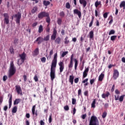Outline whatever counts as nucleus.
<instances>
[{
	"mask_svg": "<svg viewBox=\"0 0 125 125\" xmlns=\"http://www.w3.org/2000/svg\"><path fill=\"white\" fill-rule=\"evenodd\" d=\"M56 65H57V53L55 54L51 65L50 73L51 81H54V79H55V69L56 68Z\"/></svg>",
	"mask_w": 125,
	"mask_h": 125,
	"instance_id": "1",
	"label": "nucleus"
},
{
	"mask_svg": "<svg viewBox=\"0 0 125 125\" xmlns=\"http://www.w3.org/2000/svg\"><path fill=\"white\" fill-rule=\"evenodd\" d=\"M16 73V67L14 66L13 61H11L10 64V68L9 70L8 78H10L12 76H14Z\"/></svg>",
	"mask_w": 125,
	"mask_h": 125,
	"instance_id": "2",
	"label": "nucleus"
},
{
	"mask_svg": "<svg viewBox=\"0 0 125 125\" xmlns=\"http://www.w3.org/2000/svg\"><path fill=\"white\" fill-rule=\"evenodd\" d=\"M89 125H99V121L96 116H91L89 122Z\"/></svg>",
	"mask_w": 125,
	"mask_h": 125,
	"instance_id": "3",
	"label": "nucleus"
},
{
	"mask_svg": "<svg viewBox=\"0 0 125 125\" xmlns=\"http://www.w3.org/2000/svg\"><path fill=\"white\" fill-rule=\"evenodd\" d=\"M49 13L46 12H41L40 13H39L38 15V17L39 19H42V18H44V17H46L47 16H48Z\"/></svg>",
	"mask_w": 125,
	"mask_h": 125,
	"instance_id": "4",
	"label": "nucleus"
},
{
	"mask_svg": "<svg viewBox=\"0 0 125 125\" xmlns=\"http://www.w3.org/2000/svg\"><path fill=\"white\" fill-rule=\"evenodd\" d=\"M3 16L4 17V23L6 24V25H8V24H9V16L8 15V14L4 13L3 14Z\"/></svg>",
	"mask_w": 125,
	"mask_h": 125,
	"instance_id": "5",
	"label": "nucleus"
},
{
	"mask_svg": "<svg viewBox=\"0 0 125 125\" xmlns=\"http://www.w3.org/2000/svg\"><path fill=\"white\" fill-rule=\"evenodd\" d=\"M119 76H120V72L118 71V69H114L113 70V78L114 80H116L117 78H119Z\"/></svg>",
	"mask_w": 125,
	"mask_h": 125,
	"instance_id": "6",
	"label": "nucleus"
},
{
	"mask_svg": "<svg viewBox=\"0 0 125 125\" xmlns=\"http://www.w3.org/2000/svg\"><path fill=\"white\" fill-rule=\"evenodd\" d=\"M15 17L16 18V22L17 24H20V19H21V14L18 13L15 15Z\"/></svg>",
	"mask_w": 125,
	"mask_h": 125,
	"instance_id": "7",
	"label": "nucleus"
},
{
	"mask_svg": "<svg viewBox=\"0 0 125 125\" xmlns=\"http://www.w3.org/2000/svg\"><path fill=\"white\" fill-rule=\"evenodd\" d=\"M56 37H57V30L56 29H53V34L51 36V39L52 41H55V39H56Z\"/></svg>",
	"mask_w": 125,
	"mask_h": 125,
	"instance_id": "8",
	"label": "nucleus"
},
{
	"mask_svg": "<svg viewBox=\"0 0 125 125\" xmlns=\"http://www.w3.org/2000/svg\"><path fill=\"white\" fill-rule=\"evenodd\" d=\"M73 13L74 14L78 15L79 18H81V17H82V12L77 9H75L73 10Z\"/></svg>",
	"mask_w": 125,
	"mask_h": 125,
	"instance_id": "9",
	"label": "nucleus"
},
{
	"mask_svg": "<svg viewBox=\"0 0 125 125\" xmlns=\"http://www.w3.org/2000/svg\"><path fill=\"white\" fill-rule=\"evenodd\" d=\"M21 59V62L24 63V61H25L26 59V54L25 52H23L21 54L19 55Z\"/></svg>",
	"mask_w": 125,
	"mask_h": 125,
	"instance_id": "10",
	"label": "nucleus"
},
{
	"mask_svg": "<svg viewBox=\"0 0 125 125\" xmlns=\"http://www.w3.org/2000/svg\"><path fill=\"white\" fill-rule=\"evenodd\" d=\"M59 65L60 66V72L62 73L64 70V63L63 62H60L59 63Z\"/></svg>",
	"mask_w": 125,
	"mask_h": 125,
	"instance_id": "11",
	"label": "nucleus"
},
{
	"mask_svg": "<svg viewBox=\"0 0 125 125\" xmlns=\"http://www.w3.org/2000/svg\"><path fill=\"white\" fill-rule=\"evenodd\" d=\"M88 71H89V68L88 67H87L85 69L83 72V79H84L85 78H86V77H87Z\"/></svg>",
	"mask_w": 125,
	"mask_h": 125,
	"instance_id": "12",
	"label": "nucleus"
},
{
	"mask_svg": "<svg viewBox=\"0 0 125 125\" xmlns=\"http://www.w3.org/2000/svg\"><path fill=\"white\" fill-rule=\"evenodd\" d=\"M42 42H43V38L42 37H39L36 39L34 42H37L38 44H41Z\"/></svg>",
	"mask_w": 125,
	"mask_h": 125,
	"instance_id": "13",
	"label": "nucleus"
},
{
	"mask_svg": "<svg viewBox=\"0 0 125 125\" xmlns=\"http://www.w3.org/2000/svg\"><path fill=\"white\" fill-rule=\"evenodd\" d=\"M16 91L18 94H20V93H22V89H21V87L19 85H17L15 86Z\"/></svg>",
	"mask_w": 125,
	"mask_h": 125,
	"instance_id": "14",
	"label": "nucleus"
},
{
	"mask_svg": "<svg viewBox=\"0 0 125 125\" xmlns=\"http://www.w3.org/2000/svg\"><path fill=\"white\" fill-rule=\"evenodd\" d=\"M10 96L9 99V109H10L11 108V106L12 105V95L9 94L8 96Z\"/></svg>",
	"mask_w": 125,
	"mask_h": 125,
	"instance_id": "15",
	"label": "nucleus"
},
{
	"mask_svg": "<svg viewBox=\"0 0 125 125\" xmlns=\"http://www.w3.org/2000/svg\"><path fill=\"white\" fill-rule=\"evenodd\" d=\"M36 105H34L32 106V115H33V116H34V115L35 114V115L37 116H38V113H37V111L35 113L36 111Z\"/></svg>",
	"mask_w": 125,
	"mask_h": 125,
	"instance_id": "16",
	"label": "nucleus"
},
{
	"mask_svg": "<svg viewBox=\"0 0 125 125\" xmlns=\"http://www.w3.org/2000/svg\"><path fill=\"white\" fill-rule=\"evenodd\" d=\"M79 2L80 4H82V5H83V7L84 8L85 7V6H86V4H87L86 0H79Z\"/></svg>",
	"mask_w": 125,
	"mask_h": 125,
	"instance_id": "17",
	"label": "nucleus"
},
{
	"mask_svg": "<svg viewBox=\"0 0 125 125\" xmlns=\"http://www.w3.org/2000/svg\"><path fill=\"white\" fill-rule=\"evenodd\" d=\"M74 78L73 75L69 76V82L71 83V85H73L74 84Z\"/></svg>",
	"mask_w": 125,
	"mask_h": 125,
	"instance_id": "18",
	"label": "nucleus"
},
{
	"mask_svg": "<svg viewBox=\"0 0 125 125\" xmlns=\"http://www.w3.org/2000/svg\"><path fill=\"white\" fill-rule=\"evenodd\" d=\"M39 53H40V52L39 51V49L38 48L35 49L32 52L33 56H38V55H39Z\"/></svg>",
	"mask_w": 125,
	"mask_h": 125,
	"instance_id": "19",
	"label": "nucleus"
},
{
	"mask_svg": "<svg viewBox=\"0 0 125 125\" xmlns=\"http://www.w3.org/2000/svg\"><path fill=\"white\" fill-rule=\"evenodd\" d=\"M99 5L100 6V7H101V6H102V4H101V1H96L95 2V7H98V6H99Z\"/></svg>",
	"mask_w": 125,
	"mask_h": 125,
	"instance_id": "20",
	"label": "nucleus"
},
{
	"mask_svg": "<svg viewBox=\"0 0 125 125\" xmlns=\"http://www.w3.org/2000/svg\"><path fill=\"white\" fill-rule=\"evenodd\" d=\"M109 95H110V92H106V94H104L103 93L102 95V98H104V99H105V98H106V97H109Z\"/></svg>",
	"mask_w": 125,
	"mask_h": 125,
	"instance_id": "21",
	"label": "nucleus"
},
{
	"mask_svg": "<svg viewBox=\"0 0 125 125\" xmlns=\"http://www.w3.org/2000/svg\"><path fill=\"white\" fill-rule=\"evenodd\" d=\"M21 102V99H16L14 101V105H18Z\"/></svg>",
	"mask_w": 125,
	"mask_h": 125,
	"instance_id": "22",
	"label": "nucleus"
},
{
	"mask_svg": "<svg viewBox=\"0 0 125 125\" xmlns=\"http://www.w3.org/2000/svg\"><path fill=\"white\" fill-rule=\"evenodd\" d=\"M42 32H43V27L42 26V25L41 24L39 26L38 28V33L41 34V33H42Z\"/></svg>",
	"mask_w": 125,
	"mask_h": 125,
	"instance_id": "23",
	"label": "nucleus"
},
{
	"mask_svg": "<svg viewBox=\"0 0 125 125\" xmlns=\"http://www.w3.org/2000/svg\"><path fill=\"white\" fill-rule=\"evenodd\" d=\"M89 39H92L94 38V33L93 31L91 30L89 33Z\"/></svg>",
	"mask_w": 125,
	"mask_h": 125,
	"instance_id": "24",
	"label": "nucleus"
},
{
	"mask_svg": "<svg viewBox=\"0 0 125 125\" xmlns=\"http://www.w3.org/2000/svg\"><path fill=\"white\" fill-rule=\"evenodd\" d=\"M74 68L75 70H77V68L78 67V65H79V62H78V60L77 59H74Z\"/></svg>",
	"mask_w": 125,
	"mask_h": 125,
	"instance_id": "25",
	"label": "nucleus"
},
{
	"mask_svg": "<svg viewBox=\"0 0 125 125\" xmlns=\"http://www.w3.org/2000/svg\"><path fill=\"white\" fill-rule=\"evenodd\" d=\"M61 42V38H60V37H58L55 40V43H57V44H60Z\"/></svg>",
	"mask_w": 125,
	"mask_h": 125,
	"instance_id": "26",
	"label": "nucleus"
},
{
	"mask_svg": "<svg viewBox=\"0 0 125 125\" xmlns=\"http://www.w3.org/2000/svg\"><path fill=\"white\" fill-rule=\"evenodd\" d=\"M94 21V17L92 16L91 18V21L90 22L89 24V27L90 28V27L92 26V25H93V21Z\"/></svg>",
	"mask_w": 125,
	"mask_h": 125,
	"instance_id": "27",
	"label": "nucleus"
},
{
	"mask_svg": "<svg viewBox=\"0 0 125 125\" xmlns=\"http://www.w3.org/2000/svg\"><path fill=\"white\" fill-rule=\"evenodd\" d=\"M103 79H104V74L103 73H101L99 77V82H102V81H103Z\"/></svg>",
	"mask_w": 125,
	"mask_h": 125,
	"instance_id": "28",
	"label": "nucleus"
},
{
	"mask_svg": "<svg viewBox=\"0 0 125 125\" xmlns=\"http://www.w3.org/2000/svg\"><path fill=\"white\" fill-rule=\"evenodd\" d=\"M43 4L45 6H47V5H49V4H50V2L49 1L44 0L43 1Z\"/></svg>",
	"mask_w": 125,
	"mask_h": 125,
	"instance_id": "29",
	"label": "nucleus"
},
{
	"mask_svg": "<svg viewBox=\"0 0 125 125\" xmlns=\"http://www.w3.org/2000/svg\"><path fill=\"white\" fill-rule=\"evenodd\" d=\"M65 44H68V43H70V40H69V38L67 36L65 37L64 39V42Z\"/></svg>",
	"mask_w": 125,
	"mask_h": 125,
	"instance_id": "30",
	"label": "nucleus"
},
{
	"mask_svg": "<svg viewBox=\"0 0 125 125\" xmlns=\"http://www.w3.org/2000/svg\"><path fill=\"white\" fill-rule=\"evenodd\" d=\"M46 17V22L48 23V24H50V17H49V14H48V16Z\"/></svg>",
	"mask_w": 125,
	"mask_h": 125,
	"instance_id": "31",
	"label": "nucleus"
},
{
	"mask_svg": "<svg viewBox=\"0 0 125 125\" xmlns=\"http://www.w3.org/2000/svg\"><path fill=\"white\" fill-rule=\"evenodd\" d=\"M36 11H38V7L37 6H35L31 10V12L34 14V13H36Z\"/></svg>",
	"mask_w": 125,
	"mask_h": 125,
	"instance_id": "32",
	"label": "nucleus"
},
{
	"mask_svg": "<svg viewBox=\"0 0 125 125\" xmlns=\"http://www.w3.org/2000/svg\"><path fill=\"white\" fill-rule=\"evenodd\" d=\"M19 43V39L18 38H15L14 40V44L17 45Z\"/></svg>",
	"mask_w": 125,
	"mask_h": 125,
	"instance_id": "33",
	"label": "nucleus"
},
{
	"mask_svg": "<svg viewBox=\"0 0 125 125\" xmlns=\"http://www.w3.org/2000/svg\"><path fill=\"white\" fill-rule=\"evenodd\" d=\"M120 7H121L122 8V7H124V9H125V1H123L121 2V3H120Z\"/></svg>",
	"mask_w": 125,
	"mask_h": 125,
	"instance_id": "34",
	"label": "nucleus"
},
{
	"mask_svg": "<svg viewBox=\"0 0 125 125\" xmlns=\"http://www.w3.org/2000/svg\"><path fill=\"white\" fill-rule=\"evenodd\" d=\"M125 95H123L122 96H121L119 98V99H118V100H119L120 102H123V101H124V98H125Z\"/></svg>",
	"mask_w": 125,
	"mask_h": 125,
	"instance_id": "35",
	"label": "nucleus"
},
{
	"mask_svg": "<svg viewBox=\"0 0 125 125\" xmlns=\"http://www.w3.org/2000/svg\"><path fill=\"white\" fill-rule=\"evenodd\" d=\"M96 102V100L94 99L92 104H91V107L92 108H95V103Z\"/></svg>",
	"mask_w": 125,
	"mask_h": 125,
	"instance_id": "36",
	"label": "nucleus"
},
{
	"mask_svg": "<svg viewBox=\"0 0 125 125\" xmlns=\"http://www.w3.org/2000/svg\"><path fill=\"white\" fill-rule=\"evenodd\" d=\"M49 38H50V37L49 36V35H48L44 38L43 41L48 42V41H49Z\"/></svg>",
	"mask_w": 125,
	"mask_h": 125,
	"instance_id": "37",
	"label": "nucleus"
},
{
	"mask_svg": "<svg viewBox=\"0 0 125 125\" xmlns=\"http://www.w3.org/2000/svg\"><path fill=\"white\" fill-rule=\"evenodd\" d=\"M116 39H117V35H113L110 37V40L112 42H114V41H115Z\"/></svg>",
	"mask_w": 125,
	"mask_h": 125,
	"instance_id": "38",
	"label": "nucleus"
},
{
	"mask_svg": "<svg viewBox=\"0 0 125 125\" xmlns=\"http://www.w3.org/2000/svg\"><path fill=\"white\" fill-rule=\"evenodd\" d=\"M65 7L67 9H70V8H71V5L70 4V3H69V2L66 3Z\"/></svg>",
	"mask_w": 125,
	"mask_h": 125,
	"instance_id": "39",
	"label": "nucleus"
},
{
	"mask_svg": "<svg viewBox=\"0 0 125 125\" xmlns=\"http://www.w3.org/2000/svg\"><path fill=\"white\" fill-rule=\"evenodd\" d=\"M16 112H17V106H15L13 108L12 112L15 113Z\"/></svg>",
	"mask_w": 125,
	"mask_h": 125,
	"instance_id": "40",
	"label": "nucleus"
},
{
	"mask_svg": "<svg viewBox=\"0 0 125 125\" xmlns=\"http://www.w3.org/2000/svg\"><path fill=\"white\" fill-rule=\"evenodd\" d=\"M10 52L11 54H14V48H13V47H10Z\"/></svg>",
	"mask_w": 125,
	"mask_h": 125,
	"instance_id": "41",
	"label": "nucleus"
},
{
	"mask_svg": "<svg viewBox=\"0 0 125 125\" xmlns=\"http://www.w3.org/2000/svg\"><path fill=\"white\" fill-rule=\"evenodd\" d=\"M115 30H111L110 31V32H109V36H111V35H114V34H115Z\"/></svg>",
	"mask_w": 125,
	"mask_h": 125,
	"instance_id": "42",
	"label": "nucleus"
},
{
	"mask_svg": "<svg viewBox=\"0 0 125 125\" xmlns=\"http://www.w3.org/2000/svg\"><path fill=\"white\" fill-rule=\"evenodd\" d=\"M41 61L42 63H45L46 62V58L45 57H42L41 58Z\"/></svg>",
	"mask_w": 125,
	"mask_h": 125,
	"instance_id": "43",
	"label": "nucleus"
},
{
	"mask_svg": "<svg viewBox=\"0 0 125 125\" xmlns=\"http://www.w3.org/2000/svg\"><path fill=\"white\" fill-rule=\"evenodd\" d=\"M73 62H70V63L68 64V68L69 69H71V68H73Z\"/></svg>",
	"mask_w": 125,
	"mask_h": 125,
	"instance_id": "44",
	"label": "nucleus"
},
{
	"mask_svg": "<svg viewBox=\"0 0 125 125\" xmlns=\"http://www.w3.org/2000/svg\"><path fill=\"white\" fill-rule=\"evenodd\" d=\"M108 14H109V13H108V12H105V13H104L103 14V16H104V19H106V18H107V17H108Z\"/></svg>",
	"mask_w": 125,
	"mask_h": 125,
	"instance_id": "45",
	"label": "nucleus"
},
{
	"mask_svg": "<svg viewBox=\"0 0 125 125\" xmlns=\"http://www.w3.org/2000/svg\"><path fill=\"white\" fill-rule=\"evenodd\" d=\"M52 122V114H51L49 116V124H51Z\"/></svg>",
	"mask_w": 125,
	"mask_h": 125,
	"instance_id": "46",
	"label": "nucleus"
},
{
	"mask_svg": "<svg viewBox=\"0 0 125 125\" xmlns=\"http://www.w3.org/2000/svg\"><path fill=\"white\" fill-rule=\"evenodd\" d=\"M77 102V100L76 99L72 98V104L73 105H75Z\"/></svg>",
	"mask_w": 125,
	"mask_h": 125,
	"instance_id": "47",
	"label": "nucleus"
},
{
	"mask_svg": "<svg viewBox=\"0 0 125 125\" xmlns=\"http://www.w3.org/2000/svg\"><path fill=\"white\" fill-rule=\"evenodd\" d=\"M107 116V112H104L103 113V115H102V118L103 119H105L106 118V116Z\"/></svg>",
	"mask_w": 125,
	"mask_h": 125,
	"instance_id": "48",
	"label": "nucleus"
},
{
	"mask_svg": "<svg viewBox=\"0 0 125 125\" xmlns=\"http://www.w3.org/2000/svg\"><path fill=\"white\" fill-rule=\"evenodd\" d=\"M67 54H68V51L63 52L62 54V57H64Z\"/></svg>",
	"mask_w": 125,
	"mask_h": 125,
	"instance_id": "49",
	"label": "nucleus"
},
{
	"mask_svg": "<svg viewBox=\"0 0 125 125\" xmlns=\"http://www.w3.org/2000/svg\"><path fill=\"white\" fill-rule=\"evenodd\" d=\"M63 109L64 110H65V111H69V106L67 105L64 106L63 107Z\"/></svg>",
	"mask_w": 125,
	"mask_h": 125,
	"instance_id": "50",
	"label": "nucleus"
},
{
	"mask_svg": "<svg viewBox=\"0 0 125 125\" xmlns=\"http://www.w3.org/2000/svg\"><path fill=\"white\" fill-rule=\"evenodd\" d=\"M57 23H58V25H61V24L62 23V20H61V19H58Z\"/></svg>",
	"mask_w": 125,
	"mask_h": 125,
	"instance_id": "51",
	"label": "nucleus"
},
{
	"mask_svg": "<svg viewBox=\"0 0 125 125\" xmlns=\"http://www.w3.org/2000/svg\"><path fill=\"white\" fill-rule=\"evenodd\" d=\"M74 61V54H72L70 57V62H73Z\"/></svg>",
	"mask_w": 125,
	"mask_h": 125,
	"instance_id": "52",
	"label": "nucleus"
},
{
	"mask_svg": "<svg viewBox=\"0 0 125 125\" xmlns=\"http://www.w3.org/2000/svg\"><path fill=\"white\" fill-rule=\"evenodd\" d=\"M120 98V95H115V100L117 101V100H119V99Z\"/></svg>",
	"mask_w": 125,
	"mask_h": 125,
	"instance_id": "53",
	"label": "nucleus"
},
{
	"mask_svg": "<svg viewBox=\"0 0 125 125\" xmlns=\"http://www.w3.org/2000/svg\"><path fill=\"white\" fill-rule=\"evenodd\" d=\"M34 80L35 82L37 83V82H39V79L38 78V76L37 75H35L34 77Z\"/></svg>",
	"mask_w": 125,
	"mask_h": 125,
	"instance_id": "54",
	"label": "nucleus"
},
{
	"mask_svg": "<svg viewBox=\"0 0 125 125\" xmlns=\"http://www.w3.org/2000/svg\"><path fill=\"white\" fill-rule=\"evenodd\" d=\"M60 15L61 16V17H64V16H65V13H64L63 11H62L60 12Z\"/></svg>",
	"mask_w": 125,
	"mask_h": 125,
	"instance_id": "55",
	"label": "nucleus"
},
{
	"mask_svg": "<svg viewBox=\"0 0 125 125\" xmlns=\"http://www.w3.org/2000/svg\"><path fill=\"white\" fill-rule=\"evenodd\" d=\"M7 76L6 75H4L3 77V78H2V80L3 81V82H6V80H7Z\"/></svg>",
	"mask_w": 125,
	"mask_h": 125,
	"instance_id": "56",
	"label": "nucleus"
},
{
	"mask_svg": "<svg viewBox=\"0 0 125 125\" xmlns=\"http://www.w3.org/2000/svg\"><path fill=\"white\" fill-rule=\"evenodd\" d=\"M113 21H114V20H113V17L111 16L110 20L109 22V25H111V24H112V23H113Z\"/></svg>",
	"mask_w": 125,
	"mask_h": 125,
	"instance_id": "57",
	"label": "nucleus"
},
{
	"mask_svg": "<svg viewBox=\"0 0 125 125\" xmlns=\"http://www.w3.org/2000/svg\"><path fill=\"white\" fill-rule=\"evenodd\" d=\"M46 32L47 33H49L50 32V27H46Z\"/></svg>",
	"mask_w": 125,
	"mask_h": 125,
	"instance_id": "58",
	"label": "nucleus"
},
{
	"mask_svg": "<svg viewBox=\"0 0 125 125\" xmlns=\"http://www.w3.org/2000/svg\"><path fill=\"white\" fill-rule=\"evenodd\" d=\"M109 107V104L106 103L104 105V107L105 109H107V108H108Z\"/></svg>",
	"mask_w": 125,
	"mask_h": 125,
	"instance_id": "59",
	"label": "nucleus"
},
{
	"mask_svg": "<svg viewBox=\"0 0 125 125\" xmlns=\"http://www.w3.org/2000/svg\"><path fill=\"white\" fill-rule=\"evenodd\" d=\"M95 81V80L94 79H93L90 80V84H93V83H94Z\"/></svg>",
	"mask_w": 125,
	"mask_h": 125,
	"instance_id": "60",
	"label": "nucleus"
},
{
	"mask_svg": "<svg viewBox=\"0 0 125 125\" xmlns=\"http://www.w3.org/2000/svg\"><path fill=\"white\" fill-rule=\"evenodd\" d=\"M74 83H79V78H76L74 79Z\"/></svg>",
	"mask_w": 125,
	"mask_h": 125,
	"instance_id": "61",
	"label": "nucleus"
},
{
	"mask_svg": "<svg viewBox=\"0 0 125 125\" xmlns=\"http://www.w3.org/2000/svg\"><path fill=\"white\" fill-rule=\"evenodd\" d=\"M24 82H27V76L26 75H24L23 76Z\"/></svg>",
	"mask_w": 125,
	"mask_h": 125,
	"instance_id": "62",
	"label": "nucleus"
},
{
	"mask_svg": "<svg viewBox=\"0 0 125 125\" xmlns=\"http://www.w3.org/2000/svg\"><path fill=\"white\" fill-rule=\"evenodd\" d=\"M81 118H82L83 120H84V119H85V118H86V114L82 115V116H81Z\"/></svg>",
	"mask_w": 125,
	"mask_h": 125,
	"instance_id": "63",
	"label": "nucleus"
},
{
	"mask_svg": "<svg viewBox=\"0 0 125 125\" xmlns=\"http://www.w3.org/2000/svg\"><path fill=\"white\" fill-rule=\"evenodd\" d=\"M37 25H38V22H35L32 24V27H36Z\"/></svg>",
	"mask_w": 125,
	"mask_h": 125,
	"instance_id": "64",
	"label": "nucleus"
}]
</instances>
